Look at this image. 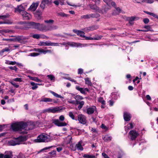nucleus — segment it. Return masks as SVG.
Instances as JSON below:
<instances>
[{
  "label": "nucleus",
  "instance_id": "1",
  "mask_svg": "<svg viewBox=\"0 0 158 158\" xmlns=\"http://www.w3.org/2000/svg\"><path fill=\"white\" fill-rule=\"evenodd\" d=\"M11 127L13 130L14 131H21L22 129L28 131L33 129L34 126L32 124L21 122L13 123L11 125Z\"/></svg>",
  "mask_w": 158,
  "mask_h": 158
},
{
  "label": "nucleus",
  "instance_id": "2",
  "mask_svg": "<svg viewBox=\"0 0 158 158\" xmlns=\"http://www.w3.org/2000/svg\"><path fill=\"white\" fill-rule=\"evenodd\" d=\"M27 140L25 136H20L17 138L14 139V140H10L9 141V144L11 146H15L20 144L21 142Z\"/></svg>",
  "mask_w": 158,
  "mask_h": 158
},
{
  "label": "nucleus",
  "instance_id": "3",
  "mask_svg": "<svg viewBox=\"0 0 158 158\" xmlns=\"http://www.w3.org/2000/svg\"><path fill=\"white\" fill-rule=\"evenodd\" d=\"M57 28L56 26L51 24L45 25L43 24H40L39 30L41 31H47L56 29Z\"/></svg>",
  "mask_w": 158,
  "mask_h": 158
},
{
  "label": "nucleus",
  "instance_id": "4",
  "mask_svg": "<svg viewBox=\"0 0 158 158\" xmlns=\"http://www.w3.org/2000/svg\"><path fill=\"white\" fill-rule=\"evenodd\" d=\"M36 140L38 142H46L50 141V139L47 134H43L38 136Z\"/></svg>",
  "mask_w": 158,
  "mask_h": 158
},
{
  "label": "nucleus",
  "instance_id": "5",
  "mask_svg": "<svg viewBox=\"0 0 158 158\" xmlns=\"http://www.w3.org/2000/svg\"><path fill=\"white\" fill-rule=\"evenodd\" d=\"M61 110L62 109L61 107H52L44 110L43 111V112L54 113L60 112Z\"/></svg>",
  "mask_w": 158,
  "mask_h": 158
},
{
  "label": "nucleus",
  "instance_id": "6",
  "mask_svg": "<svg viewBox=\"0 0 158 158\" xmlns=\"http://www.w3.org/2000/svg\"><path fill=\"white\" fill-rule=\"evenodd\" d=\"M129 134L130 139L132 140H135L139 135V133L135 130L131 131L129 132Z\"/></svg>",
  "mask_w": 158,
  "mask_h": 158
},
{
  "label": "nucleus",
  "instance_id": "7",
  "mask_svg": "<svg viewBox=\"0 0 158 158\" xmlns=\"http://www.w3.org/2000/svg\"><path fill=\"white\" fill-rule=\"evenodd\" d=\"M52 123L56 125L58 127H63L66 126L67 123L65 122H62L59 121L58 119H53Z\"/></svg>",
  "mask_w": 158,
  "mask_h": 158
},
{
  "label": "nucleus",
  "instance_id": "8",
  "mask_svg": "<svg viewBox=\"0 0 158 158\" xmlns=\"http://www.w3.org/2000/svg\"><path fill=\"white\" fill-rule=\"evenodd\" d=\"M52 3V0H42L40 4V7L43 10H44L46 5H48Z\"/></svg>",
  "mask_w": 158,
  "mask_h": 158
},
{
  "label": "nucleus",
  "instance_id": "9",
  "mask_svg": "<svg viewBox=\"0 0 158 158\" xmlns=\"http://www.w3.org/2000/svg\"><path fill=\"white\" fill-rule=\"evenodd\" d=\"M58 44L56 43L51 42H40L39 44V45L40 46H59Z\"/></svg>",
  "mask_w": 158,
  "mask_h": 158
},
{
  "label": "nucleus",
  "instance_id": "10",
  "mask_svg": "<svg viewBox=\"0 0 158 158\" xmlns=\"http://www.w3.org/2000/svg\"><path fill=\"white\" fill-rule=\"evenodd\" d=\"M28 39V38L25 37L23 35L18 36L17 41L22 44H24L27 42V40Z\"/></svg>",
  "mask_w": 158,
  "mask_h": 158
},
{
  "label": "nucleus",
  "instance_id": "11",
  "mask_svg": "<svg viewBox=\"0 0 158 158\" xmlns=\"http://www.w3.org/2000/svg\"><path fill=\"white\" fill-rule=\"evenodd\" d=\"M20 14L22 15L23 19L24 20H29L31 18V15L25 11L21 12Z\"/></svg>",
  "mask_w": 158,
  "mask_h": 158
},
{
  "label": "nucleus",
  "instance_id": "12",
  "mask_svg": "<svg viewBox=\"0 0 158 158\" xmlns=\"http://www.w3.org/2000/svg\"><path fill=\"white\" fill-rule=\"evenodd\" d=\"M98 28V27L97 25H94L86 27L84 29V31L89 32L90 31H93L94 30H96Z\"/></svg>",
  "mask_w": 158,
  "mask_h": 158
},
{
  "label": "nucleus",
  "instance_id": "13",
  "mask_svg": "<svg viewBox=\"0 0 158 158\" xmlns=\"http://www.w3.org/2000/svg\"><path fill=\"white\" fill-rule=\"evenodd\" d=\"M78 120L81 123L85 124L86 123V120L85 117L82 114H80L78 116Z\"/></svg>",
  "mask_w": 158,
  "mask_h": 158
},
{
  "label": "nucleus",
  "instance_id": "14",
  "mask_svg": "<svg viewBox=\"0 0 158 158\" xmlns=\"http://www.w3.org/2000/svg\"><path fill=\"white\" fill-rule=\"evenodd\" d=\"M73 31L74 33H76L77 35L80 36L81 37L84 38L85 37V35H84L85 33L83 31L76 29H73Z\"/></svg>",
  "mask_w": 158,
  "mask_h": 158
},
{
  "label": "nucleus",
  "instance_id": "15",
  "mask_svg": "<svg viewBox=\"0 0 158 158\" xmlns=\"http://www.w3.org/2000/svg\"><path fill=\"white\" fill-rule=\"evenodd\" d=\"M39 4V2L33 3L29 7V10L32 11H35L38 6Z\"/></svg>",
  "mask_w": 158,
  "mask_h": 158
},
{
  "label": "nucleus",
  "instance_id": "16",
  "mask_svg": "<svg viewBox=\"0 0 158 158\" xmlns=\"http://www.w3.org/2000/svg\"><path fill=\"white\" fill-rule=\"evenodd\" d=\"M96 110V106H93L92 107L88 108L87 109V113L90 114H93L94 111Z\"/></svg>",
  "mask_w": 158,
  "mask_h": 158
},
{
  "label": "nucleus",
  "instance_id": "17",
  "mask_svg": "<svg viewBox=\"0 0 158 158\" xmlns=\"http://www.w3.org/2000/svg\"><path fill=\"white\" fill-rule=\"evenodd\" d=\"M123 117L125 121H128L130 120L131 115L130 113L125 112L124 113Z\"/></svg>",
  "mask_w": 158,
  "mask_h": 158
},
{
  "label": "nucleus",
  "instance_id": "18",
  "mask_svg": "<svg viewBox=\"0 0 158 158\" xmlns=\"http://www.w3.org/2000/svg\"><path fill=\"white\" fill-rule=\"evenodd\" d=\"M67 45L73 47H78L79 46H80L82 45V44H81L78 43H75L74 42H68L67 43Z\"/></svg>",
  "mask_w": 158,
  "mask_h": 158
},
{
  "label": "nucleus",
  "instance_id": "19",
  "mask_svg": "<svg viewBox=\"0 0 158 158\" xmlns=\"http://www.w3.org/2000/svg\"><path fill=\"white\" fill-rule=\"evenodd\" d=\"M24 10V8L23 6L22 5H20L18 6L17 8H15V12L17 11L18 12L19 14H21V12L25 11Z\"/></svg>",
  "mask_w": 158,
  "mask_h": 158
},
{
  "label": "nucleus",
  "instance_id": "20",
  "mask_svg": "<svg viewBox=\"0 0 158 158\" xmlns=\"http://www.w3.org/2000/svg\"><path fill=\"white\" fill-rule=\"evenodd\" d=\"M82 142L80 141L76 145V149L78 150L82 151L83 150V148L82 146Z\"/></svg>",
  "mask_w": 158,
  "mask_h": 158
},
{
  "label": "nucleus",
  "instance_id": "21",
  "mask_svg": "<svg viewBox=\"0 0 158 158\" xmlns=\"http://www.w3.org/2000/svg\"><path fill=\"white\" fill-rule=\"evenodd\" d=\"M102 37V36H98L96 37H87L85 36V37H84V38H85V39L86 40H99L100 39H101V38Z\"/></svg>",
  "mask_w": 158,
  "mask_h": 158
},
{
  "label": "nucleus",
  "instance_id": "22",
  "mask_svg": "<svg viewBox=\"0 0 158 158\" xmlns=\"http://www.w3.org/2000/svg\"><path fill=\"white\" fill-rule=\"evenodd\" d=\"M139 19V18L136 17H126V19L128 21H134L135 20H138Z\"/></svg>",
  "mask_w": 158,
  "mask_h": 158
},
{
  "label": "nucleus",
  "instance_id": "23",
  "mask_svg": "<svg viewBox=\"0 0 158 158\" xmlns=\"http://www.w3.org/2000/svg\"><path fill=\"white\" fill-rule=\"evenodd\" d=\"M52 101V100L49 98H41L40 102H51Z\"/></svg>",
  "mask_w": 158,
  "mask_h": 158
},
{
  "label": "nucleus",
  "instance_id": "24",
  "mask_svg": "<svg viewBox=\"0 0 158 158\" xmlns=\"http://www.w3.org/2000/svg\"><path fill=\"white\" fill-rule=\"evenodd\" d=\"M85 102L83 101L77 102H76V105H79L78 106V108L79 110H80L83 107V106Z\"/></svg>",
  "mask_w": 158,
  "mask_h": 158
},
{
  "label": "nucleus",
  "instance_id": "25",
  "mask_svg": "<svg viewBox=\"0 0 158 158\" xmlns=\"http://www.w3.org/2000/svg\"><path fill=\"white\" fill-rule=\"evenodd\" d=\"M115 8L117 12H116V11H114V12L112 13V14L113 15H118L119 14V13L122 12V10L119 7H115Z\"/></svg>",
  "mask_w": 158,
  "mask_h": 158
},
{
  "label": "nucleus",
  "instance_id": "26",
  "mask_svg": "<svg viewBox=\"0 0 158 158\" xmlns=\"http://www.w3.org/2000/svg\"><path fill=\"white\" fill-rule=\"evenodd\" d=\"M5 64H8L9 65H14L15 64H17L18 65H19V63H17L15 61H10L9 60H6L5 62Z\"/></svg>",
  "mask_w": 158,
  "mask_h": 158
},
{
  "label": "nucleus",
  "instance_id": "27",
  "mask_svg": "<svg viewBox=\"0 0 158 158\" xmlns=\"http://www.w3.org/2000/svg\"><path fill=\"white\" fill-rule=\"evenodd\" d=\"M76 89L77 90L79 91L81 93L85 94H86L85 92L84 91V88H81L79 86H77L76 87Z\"/></svg>",
  "mask_w": 158,
  "mask_h": 158
},
{
  "label": "nucleus",
  "instance_id": "28",
  "mask_svg": "<svg viewBox=\"0 0 158 158\" xmlns=\"http://www.w3.org/2000/svg\"><path fill=\"white\" fill-rule=\"evenodd\" d=\"M50 92L52 94L56 97L60 98H63V97L60 95H59L57 93L52 91L50 90Z\"/></svg>",
  "mask_w": 158,
  "mask_h": 158
},
{
  "label": "nucleus",
  "instance_id": "29",
  "mask_svg": "<svg viewBox=\"0 0 158 158\" xmlns=\"http://www.w3.org/2000/svg\"><path fill=\"white\" fill-rule=\"evenodd\" d=\"M40 24L39 23H36L34 22V24H33L32 28H34L37 29L39 30V28H40Z\"/></svg>",
  "mask_w": 158,
  "mask_h": 158
},
{
  "label": "nucleus",
  "instance_id": "30",
  "mask_svg": "<svg viewBox=\"0 0 158 158\" xmlns=\"http://www.w3.org/2000/svg\"><path fill=\"white\" fill-rule=\"evenodd\" d=\"M31 85L32 86V87L31 88V89L33 90H34L37 89L38 86H37V85H40V84H35L34 82H32L30 83Z\"/></svg>",
  "mask_w": 158,
  "mask_h": 158
},
{
  "label": "nucleus",
  "instance_id": "31",
  "mask_svg": "<svg viewBox=\"0 0 158 158\" xmlns=\"http://www.w3.org/2000/svg\"><path fill=\"white\" fill-rule=\"evenodd\" d=\"M74 98L76 100V102H79L80 100H81L83 99V98L79 95H77L74 97Z\"/></svg>",
  "mask_w": 158,
  "mask_h": 158
},
{
  "label": "nucleus",
  "instance_id": "32",
  "mask_svg": "<svg viewBox=\"0 0 158 158\" xmlns=\"http://www.w3.org/2000/svg\"><path fill=\"white\" fill-rule=\"evenodd\" d=\"M112 139V138L111 137L107 135H106L104 136L103 139L105 141H111Z\"/></svg>",
  "mask_w": 158,
  "mask_h": 158
},
{
  "label": "nucleus",
  "instance_id": "33",
  "mask_svg": "<svg viewBox=\"0 0 158 158\" xmlns=\"http://www.w3.org/2000/svg\"><path fill=\"white\" fill-rule=\"evenodd\" d=\"M4 24H12L13 23V20H12L7 19L3 21Z\"/></svg>",
  "mask_w": 158,
  "mask_h": 158
},
{
  "label": "nucleus",
  "instance_id": "34",
  "mask_svg": "<svg viewBox=\"0 0 158 158\" xmlns=\"http://www.w3.org/2000/svg\"><path fill=\"white\" fill-rule=\"evenodd\" d=\"M91 18H98L100 17L99 14L97 13L92 14H90Z\"/></svg>",
  "mask_w": 158,
  "mask_h": 158
},
{
  "label": "nucleus",
  "instance_id": "35",
  "mask_svg": "<svg viewBox=\"0 0 158 158\" xmlns=\"http://www.w3.org/2000/svg\"><path fill=\"white\" fill-rule=\"evenodd\" d=\"M89 6L90 8L96 11H98L99 10L98 7L96 5L90 4L89 5Z\"/></svg>",
  "mask_w": 158,
  "mask_h": 158
},
{
  "label": "nucleus",
  "instance_id": "36",
  "mask_svg": "<svg viewBox=\"0 0 158 158\" xmlns=\"http://www.w3.org/2000/svg\"><path fill=\"white\" fill-rule=\"evenodd\" d=\"M85 80L86 84L88 85H89L91 86L92 85V83L88 78H86L85 79Z\"/></svg>",
  "mask_w": 158,
  "mask_h": 158
},
{
  "label": "nucleus",
  "instance_id": "37",
  "mask_svg": "<svg viewBox=\"0 0 158 158\" xmlns=\"http://www.w3.org/2000/svg\"><path fill=\"white\" fill-rule=\"evenodd\" d=\"M9 15L8 14H6V15H0V19L4 20L6 18H9Z\"/></svg>",
  "mask_w": 158,
  "mask_h": 158
},
{
  "label": "nucleus",
  "instance_id": "38",
  "mask_svg": "<svg viewBox=\"0 0 158 158\" xmlns=\"http://www.w3.org/2000/svg\"><path fill=\"white\" fill-rule=\"evenodd\" d=\"M30 79L34 81H36L37 82H41V81L40 79H38V78H37V77H30Z\"/></svg>",
  "mask_w": 158,
  "mask_h": 158
},
{
  "label": "nucleus",
  "instance_id": "39",
  "mask_svg": "<svg viewBox=\"0 0 158 158\" xmlns=\"http://www.w3.org/2000/svg\"><path fill=\"white\" fill-rule=\"evenodd\" d=\"M144 28L147 29V30H142V31L143 32H147L150 30L151 29V27L150 26L147 25L145 26L144 27Z\"/></svg>",
  "mask_w": 158,
  "mask_h": 158
},
{
  "label": "nucleus",
  "instance_id": "40",
  "mask_svg": "<svg viewBox=\"0 0 158 158\" xmlns=\"http://www.w3.org/2000/svg\"><path fill=\"white\" fill-rule=\"evenodd\" d=\"M57 15L58 16H62L63 17H67L68 15L64 13L63 12H60L57 13Z\"/></svg>",
  "mask_w": 158,
  "mask_h": 158
},
{
  "label": "nucleus",
  "instance_id": "41",
  "mask_svg": "<svg viewBox=\"0 0 158 158\" xmlns=\"http://www.w3.org/2000/svg\"><path fill=\"white\" fill-rule=\"evenodd\" d=\"M10 51V49L9 48H5L2 49L1 51L0 52V54H3L5 52H9Z\"/></svg>",
  "mask_w": 158,
  "mask_h": 158
},
{
  "label": "nucleus",
  "instance_id": "42",
  "mask_svg": "<svg viewBox=\"0 0 158 158\" xmlns=\"http://www.w3.org/2000/svg\"><path fill=\"white\" fill-rule=\"evenodd\" d=\"M98 101L99 102H101L103 105L105 104V102L102 98H99L98 99Z\"/></svg>",
  "mask_w": 158,
  "mask_h": 158
},
{
  "label": "nucleus",
  "instance_id": "43",
  "mask_svg": "<svg viewBox=\"0 0 158 158\" xmlns=\"http://www.w3.org/2000/svg\"><path fill=\"white\" fill-rule=\"evenodd\" d=\"M81 18L85 19H90V14L82 15L81 16Z\"/></svg>",
  "mask_w": 158,
  "mask_h": 158
},
{
  "label": "nucleus",
  "instance_id": "44",
  "mask_svg": "<svg viewBox=\"0 0 158 158\" xmlns=\"http://www.w3.org/2000/svg\"><path fill=\"white\" fill-rule=\"evenodd\" d=\"M32 37L35 39H39L40 38V35L39 34H35L33 35Z\"/></svg>",
  "mask_w": 158,
  "mask_h": 158
},
{
  "label": "nucleus",
  "instance_id": "45",
  "mask_svg": "<svg viewBox=\"0 0 158 158\" xmlns=\"http://www.w3.org/2000/svg\"><path fill=\"white\" fill-rule=\"evenodd\" d=\"M68 102L70 104H72L76 105V100H72L71 99H69L68 101Z\"/></svg>",
  "mask_w": 158,
  "mask_h": 158
},
{
  "label": "nucleus",
  "instance_id": "46",
  "mask_svg": "<svg viewBox=\"0 0 158 158\" xmlns=\"http://www.w3.org/2000/svg\"><path fill=\"white\" fill-rule=\"evenodd\" d=\"M56 152L55 150H53L52 151L49 153V154L52 156H54L56 155Z\"/></svg>",
  "mask_w": 158,
  "mask_h": 158
},
{
  "label": "nucleus",
  "instance_id": "47",
  "mask_svg": "<svg viewBox=\"0 0 158 158\" xmlns=\"http://www.w3.org/2000/svg\"><path fill=\"white\" fill-rule=\"evenodd\" d=\"M134 126L133 125V124L132 123H130L128 125L127 127V130L131 129H132L133 128Z\"/></svg>",
  "mask_w": 158,
  "mask_h": 158
},
{
  "label": "nucleus",
  "instance_id": "48",
  "mask_svg": "<svg viewBox=\"0 0 158 158\" xmlns=\"http://www.w3.org/2000/svg\"><path fill=\"white\" fill-rule=\"evenodd\" d=\"M44 22L46 23H53L54 22V21L52 19H49L48 20H45Z\"/></svg>",
  "mask_w": 158,
  "mask_h": 158
},
{
  "label": "nucleus",
  "instance_id": "49",
  "mask_svg": "<svg viewBox=\"0 0 158 158\" xmlns=\"http://www.w3.org/2000/svg\"><path fill=\"white\" fill-rule=\"evenodd\" d=\"M9 68L11 70H14L16 72L17 71L18 69L15 66H14V67L10 66Z\"/></svg>",
  "mask_w": 158,
  "mask_h": 158
},
{
  "label": "nucleus",
  "instance_id": "50",
  "mask_svg": "<svg viewBox=\"0 0 158 158\" xmlns=\"http://www.w3.org/2000/svg\"><path fill=\"white\" fill-rule=\"evenodd\" d=\"M38 51L40 53H43L44 54H46V50H44L43 49H38Z\"/></svg>",
  "mask_w": 158,
  "mask_h": 158
},
{
  "label": "nucleus",
  "instance_id": "51",
  "mask_svg": "<svg viewBox=\"0 0 158 158\" xmlns=\"http://www.w3.org/2000/svg\"><path fill=\"white\" fill-rule=\"evenodd\" d=\"M47 77L49 79H50L51 81L54 80L55 77L53 75H49L47 76Z\"/></svg>",
  "mask_w": 158,
  "mask_h": 158
},
{
  "label": "nucleus",
  "instance_id": "52",
  "mask_svg": "<svg viewBox=\"0 0 158 158\" xmlns=\"http://www.w3.org/2000/svg\"><path fill=\"white\" fill-rule=\"evenodd\" d=\"M103 1L109 6L110 5L111 0H103Z\"/></svg>",
  "mask_w": 158,
  "mask_h": 158
},
{
  "label": "nucleus",
  "instance_id": "53",
  "mask_svg": "<svg viewBox=\"0 0 158 158\" xmlns=\"http://www.w3.org/2000/svg\"><path fill=\"white\" fill-rule=\"evenodd\" d=\"M143 2L148 3H152L154 2V0H144Z\"/></svg>",
  "mask_w": 158,
  "mask_h": 158
},
{
  "label": "nucleus",
  "instance_id": "54",
  "mask_svg": "<svg viewBox=\"0 0 158 158\" xmlns=\"http://www.w3.org/2000/svg\"><path fill=\"white\" fill-rule=\"evenodd\" d=\"M143 21L145 24H147L149 22V20L148 18H144L143 19Z\"/></svg>",
  "mask_w": 158,
  "mask_h": 158
},
{
  "label": "nucleus",
  "instance_id": "55",
  "mask_svg": "<svg viewBox=\"0 0 158 158\" xmlns=\"http://www.w3.org/2000/svg\"><path fill=\"white\" fill-rule=\"evenodd\" d=\"M69 116L73 119H74V116L73 114V113L71 112H69Z\"/></svg>",
  "mask_w": 158,
  "mask_h": 158
},
{
  "label": "nucleus",
  "instance_id": "56",
  "mask_svg": "<svg viewBox=\"0 0 158 158\" xmlns=\"http://www.w3.org/2000/svg\"><path fill=\"white\" fill-rule=\"evenodd\" d=\"M34 24L33 22H30L28 23V26H29V27L30 28H32L33 24Z\"/></svg>",
  "mask_w": 158,
  "mask_h": 158
},
{
  "label": "nucleus",
  "instance_id": "57",
  "mask_svg": "<svg viewBox=\"0 0 158 158\" xmlns=\"http://www.w3.org/2000/svg\"><path fill=\"white\" fill-rule=\"evenodd\" d=\"M39 55V54L37 53L33 52L31 53L30 54V56H38Z\"/></svg>",
  "mask_w": 158,
  "mask_h": 158
},
{
  "label": "nucleus",
  "instance_id": "58",
  "mask_svg": "<svg viewBox=\"0 0 158 158\" xmlns=\"http://www.w3.org/2000/svg\"><path fill=\"white\" fill-rule=\"evenodd\" d=\"M14 81H18V82H22V79L21 78H16L14 79Z\"/></svg>",
  "mask_w": 158,
  "mask_h": 158
},
{
  "label": "nucleus",
  "instance_id": "59",
  "mask_svg": "<svg viewBox=\"0 0 158 158\" xmlns=\"http://www.w3.org/2000/svg\"><path fill=\"white\" fill-rule=\"evenodd\" d=\"M12 156L11 155H5L4 156V158H12Z\"/></svg>",
  "mask_w": 158,
  "mask_h": 158
},
{
  "label": "nucleus",
  "instance_id": "60",
  "mask_svg": "<svg viewBox=\"0 0 158 158\" xmlns=\"http://www.w3.org/2000/svg\"><path fill=\"white\" fill-rule=\"evenodd\" d=\"M59 120L60 121H63L64 119V117L63 115H61L60 116L59 118Z\"/></svg>",
  "mask_w": 158,
  "mask_h": 158
},
{
  "label": "nucleus",
  "instance_id": "61",
  "mask_svg": "<svg viewBox=\"0 0 158 158\" xmlns=\"http://www.w3.org/2000/svg\"><path fill=\"white\" fill-rule=\"evenodd\" d=\"M40 38H42L43 39H49V37H48L47 36L44 35H41L40 36Z\"/></svg>",
  "mask_w": 158,
  "mask_h": 158
},
{
  "label": "nucleus",
  "instance_id": "62",
  "mask_svg": "<svg viewBox=\"0 0 158 158\" xmlns=\"http://www.w3.org/2000/svg\"><path fill=\"white\" fill-rule=\"evenodd\" d=\"M83 73V70L82 69H78V74H82Z\"/></svg>",
  "mask_w": 158,
  "mask_h": 158
},
{
  "label": "nucleus",
  "instance_id": "63",
  "mask_svg": "<svg viewBox=\"0 0 158 158\" xmlns=\"http://www.w3.org/2000/svg\"><path fill=\"white\" fill-rule=\"evenodd\" d=\"M11 84L13 85L15 87L17 88L19 87V85L15 84V83L12 82H10Z\"/></svg>",
  "mask_w": 158,
  "mask_h": 158
},
{
  "label": "nucleus",
  "instance_id": "64",
  "mask_svg": "<svg viewBox=\"0 0 158 158\" xmlns=\"http://www.w3.org/2000/svg\"><path fill=\"white\" fill-rule=\"evenodd\" d=\"M102 155L105 158H109L108 155L104 152L102 153Z\"/></svg>",
  "mask_w": 158,
  "mask_h": 158
}]
</instances>
